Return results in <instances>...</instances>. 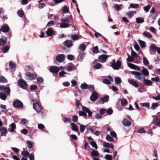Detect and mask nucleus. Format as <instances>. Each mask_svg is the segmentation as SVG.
<instances>
[{"label":"nucleus","mask_w":160,"mask_h":160,"mask_svg":"<svg viewBox=\"0 0 160 160\" xmlns=\"http://www.w3.org/2000/svg\"><path fill=\"white\" fill-rule=\"evenodd\" d=\"M143 35L145 37L149 39H150L152 38V35L151 34L147 31L144 32L143 33Z\"/></svg>","instance_id":"obj_23"},{"label":"nucleus","mask_w":160,"mask_h":160,"mask_svg":"<svg viewBox=\"0 0 160 160\" xmlns=\"http://www.w3.org/2000/svg\"><path fill=\"white\" fill-rule=\"evenodd\" d=\"M129 7L137 9L139 7V5L138 4L131 3L129 6Z\"/></svg>","instance_id":"obj_29"},{"label":"nucleus","mask_w":160,"mask_h":160,"mask_svg":"<svg viewBox=\"0 0 160 160\" xmlns=\"http://www.w3.org/2000/svg\"><path fill=\"white\" fill-rule=\"evenodd\" d=\"M88 85L86 83L82 84L80 85V88L82 89H85L88 88Z\"/></svg>","instance_id":"obj_48"},{"label":"nucleus","mask_w":160,"mask_h":160,"mask_svg":"<svg viewBox=\"0 0 160 160\" xmlns=\"http://www.w3.org/2000/svg\"><path fill=\"white\" fill-rule=\"evenodd\" d=\"M86 126L83 125H81L80 126V130L81 132L83 133L85 128Z\"/></svg>","instance_id":"obj_57"},{"label":"nucleus","mask_w":160,"mask_h":160,"mask_svg":"<svg viewBox=\"0 0 160 160\" xmlns=\"http://www.w3.org/2000/svg\"><path fill=\"white\" fill-rule=\"evenodd\" d=\"M135 77L138 80H139L140 81L142 82L143 79L145 78V77L142 76V74L139 72H138V73H137V74L135 76Z\"/></svg>","instance_id":"obj_21"},{"label":"nucleus","mask_w":160,"mask_h":160,"mask_svg":"<svg viewBox=\"0 0 160 160\" xmlns=\"http://www.w3.org/2000/svg\"><path fill=\"white\" fill-rule=\"evenodd\" d=\"M90 91L91 92H95L94 90V87L93 85H88V88Z\"/></svg>","instance_id":"obj_42"},{"label":"nucleus","mask_w":160,"mask_h":160,"mask_svg":"<svg viewBox=\"0 0 160 160\" xmlns=\"http://www.w3.org/2000/svg\"><path fill=\"white\" fill-rule=\"evenodd\" d=\"M71 38L73 40H76L78 39L79 37L76 34H73L71 36Z\"/></svg>","instance_id":"obj_49"},{"label":"nucleus","mask_w":160,"mask_h":160,"mask_svg":"<svg viewBox=\"0 0 160 160\" xmlns=\"http://www.w3.org/2000/svg\"><path fill=\"white\" fill-rule=\"evenodd\" d=\"M13 105L15 108H19L23 107V104L20 100L17 99L13 102Z\"/></svg>","instance_id":"obj_5"},{"label":"nucleus","mask_w":160,"mask_h":160,"mask_svg":"<svg viewBox=\"0 0 160 160\" xmlns=\"http://www.w3.org/2000/svg\"><path fill=\"white\" fill-rule=\"evenodd\" d=\"M79 114L80 116H84L85 118L87 117V114L83 111H79Z\"/></svg>","instance_id":"obj_54"},{"label":"nucleus","mask_w":160,"mask_h":160,"mask_svg":"<svg viewBox=\"0 0 160 160\" xmlns=\"http://www.w3.org/2000/svg\"><path fill=\"white\" fill-rule=\"evenodd\" d=\"M63 120L64 123H67V122L70 123L71 122V119L70 118L66 117L64 118Z\"/></svg>","instance_id":"obj_53"},{"label":"nucleus","mask_w":160,"mask_h":160,"mask_svg":"<svg viewBox=\"0 0 160 160\" xmlns=\"http://www.w3.org/2000/svg\"><path fill=\"white\" fill-rule=\"evenodd\" d=\"M160 104L158 103H153L152 104L151 108L152 109H155Z\"/></svg>","instance_id":"obj_26"},{"label":"nucleus","mask_w":160,"mask_h":160,"mask_svg":"<svg viewBox=\"0 0 160 160\" xmlns=\"http://www.w3.org/2000/svg\"><path fill=\"white\" fill-rule=\"evenodd\" d=\"M0 98L2 100H5L7 98V95L3 92H0Z\"/></svg>","instance_id":"obj_34"},{"label":"nucleus","mask_w":160,"mask_h":160,"mask_svg":"<svg viewBox=\"0 0 160 160\" xmlns=\"http://www.w3.org/2000/svg\"><path fill=\"white\" fill-rule=\"evenodd\" d=\"M1 31L4 32H7L9 31V28L8 25L3 26L1 28Z\"/></svg>","instance_id":"obj_17"},{"label":"nucleus","mask_w":160,"mask_h":160,"mask_svg":"<svg viewBox=\"0 0 160 160\" xmlns=\"http://www.w3.org/2000/svg\"><path fill=\"white\" fill-rule=\"evenodd\" d=\"M25 75L28 77V79L31 80L35 79L37 77V75L36 73H32L30 72L26 73Z\"/></svg>","instance_id":"obj_4"},{"label":"nucleus","mask_w":160,"mask_h":160,"mask_svg":"<svg viewBox=\"0 0 160 160\" xmlns=\"http://www.w3.org/2000/svg\"><path fill=\"white\" fill-rule=\"evenodd\" d=\"M136 13V11H129L127 13L128 17L131 18L134 14Z\"/></svg>","instance_id":"obj_43"},{"label":"nucleus","mask_w":160,"mask_h":160,"mask_svg":"<svg viewBox=\"0 0 160 160\" xmlns=\"http://www.w3.org/2000/svg\"><path fill=\"white\" fill-rule=\"evenodd\" d=\"M115 81L116 84H120L121 82L120 78L118 77H116L115 78Z\"/></svg>","instance_id":"obj_37"},{"label":"nucleus","mask_w":160,"mask_h":160,"mask_svg":"<svg viewBox=\"0 0 160 160\" xmlns=\"http://www.w3.org/2000/svg\"><path fill=\"white\" fill-rule=\"evenodd\" d=\"M84 56L85 53L84 52L80 53L77 58V60L78 61H80L81 60L83 59V57H84Z\"/></svg>","instance_id":"obj_25"},{"label":"nucleus","mask_w":160,"mask_h":160,"mask_svg":"<svg viewBox=\"0 0 160 160\" xmlns=\"http://www.w3.org/2000/svg\"><path fill=\"white\" fill-rule=\"evenodd\" d=\"M63 45L66 47L70 48L72 45V42L70 40H66L64 42Z\"/></svg>","instance_id":"obj_12"},{"label":"nucleus","mask_w":160,"mask_h":160,"mask_svg":"<svg viewBox=\"0 0 160 160\" xmlns=\"http://www.w3.org/2000/svg\"><path fill=\"white\" fill-rule=\"evenodd\" d=\"M92 156L94 157H98L99 155V153L98 151H93L91 153Z\"/></svg>","instance_id":"obj_44"},{"label":"nucleus","mask_w":160,"mask_h":160,"mask_svg":"<svg viewBox=\"0 0 160 160\" xmlns=\"http://www.w3.org/2000/svg\"><path fill=\"white\" fill-rule=\"evenodd\" d=\"M121 62L118 60L116 62L115 60H114L112 62L110 63L112 67L115 70L119 69L121 67Z\"/></svg>","instance_id":"obj_1"},{"label":"nucleus","mask_w":160,"mask_h":160,"mask_svg":"<svg viewBox=\"0 0 160 160\" xmlns=\"http://www.w3.org/2000/svg\"><path fill=\"white\" fill-rule=\"evenodd\" d=\"M10 128H8V131L10 132H13L16 128V125L13 122L10 125Z\"/></svg>","instance_id":"obj_14"},{"label":"nucleus","mask_w":160,"mask_h":160,"mask_svg":"<svg viewBox=\"0 0 160 160\" xmlns=\"http://www.w3.org/2000/svg\"><path fill=\"white\" fill-rule=\"evenodd\" d=\"M98 94L95 92H93L90 97V100L92 102H95L98 98Z\"/></svg>","instance_id":"obj_7"},{"label":"nucleus","mask_w":160,"mask_h":160,"mask_svg":"<svg viewBox=\"0 0 160 160\" xmlns=\"http://www.w3.org/2000/svg\"><path fill=\"white\" fill-rule=\"evenodd\" d=\"M90 144L92 147L96 149L98 148V146L95 142L91 141L90 142Z\"/></svg>","instance_id":"obj_55"},{"label":"nucleus","mask_w":160,"mask_h":160,"mask_svg":"<svg viewBox=\"0 0 160 160\" xmlns=\"http://www.w3.org/2000/svg\"><path fill=\"white\" fill-rule=\"evenodd\" d=\"M138 42L142 48H144L146 47V43L145 42L141 40H139Z\"/></svg>","instance_id":"obj_41"},{"label":"nucleus","mask_w":160,"mask_h":160,"mask_svg":"<svg viewBox=\"0 0 160 160\" xmlns=\"http://www.w3.org/2000/svg\"><path fill=\"white\" fill-rule=\"evenodd\" d=\"M108 58V55L104 54L101 55L99 57V61L101 62H104Z\"/></svg>","instance_id":"obj_9"},{"label":"nucleus","mask_w":160,"mask_h":160,"mask_svg":"<svg viewBox=\"0 0 160 160\" xmlns=\"http://www.w3.org/2000/svg\"><path fill=\"white\" fill-rule=\"evenodd\" d=\"M37 88V86L36 85H32L30 86V89L31 91H33L36 90Z\"/></svg>","instance_id":"obj_62"},{"label":"nucleus","mask_w":160,"mask_h":160,"mask_svg":"<svg viewBox=\"0 0 160 160\" xmlns=\"http://www.w3.org/2000/svg\"><path fill=\"white\" fill-rule=\"evenodd\" d=\"M2 90L8 95L10 94V89L9 87H6L4 85L2 86Z\"/></svg>","instance_id":"obj_16"},{"label":"nucleus","mask_w":160,"mask_h":160,"mask_svg":"<svg viewBox=\"0 0 160 160\" xmlns=\"http://www.w3.org/2000/svg\"><path fill=\"white\" fill-rule=\"evenodd\" d=\"M131 54L132 56L134 58H138V57L137 54L133 50L132 51Z\"/></svg>","instance_id":"obj_59"},{"label":"nucleus","mask_w":160,"mask_h":160,"mask_svg":"<svg viewBox=\"0 0 160 160\" xmlns=\"http://www.w3.org/2000/svg\"><path fill=\"white\" fill-rule=\"evenodd\" d=\"M9 48L7 46H5L2 49V51L4 53L7 52L9 50Z\"/></svg>","instance_id":"obj_40"},{"label":"nucleus","mask_w":160,"mask_h":160,"mask_svg":"<svg viewBox=\"0 0 160 160\" xmlns=\"http://www.w3.org/2000/svg\"><path fill=\"white\" fill-rule=\"evenodd\" d=\"M17 13L19 17L22 18L24 16V12L22 10H20L18 11Z\"/></svg>","instance_id":"obj_30"},{"label":"nucleus","mask_w":160,"mask_h":160,"mask_svg":"<svg viewBox=\"0 0 160 160\" xmlns=\"http://www.w3.org/2000/svg\"><path fill=\"white\" fill-rule=\"evenodd\" d=\"M101 65L100 63H98L95 64L94 66V68L95 69H99L101 68Z\"/></svg>","instance_id":"obj_60"},{"label":"nucleus","mask_w":160,"mask_h":160,"mask_svg":"<svg viewBox=\"0 0 160 160\" xmlns=\"http://www.w3.org/2000/svg\"><path fill=\"white\" fill-rule=\"evenodd\" d=\"M150 49L153 50H157L158 53L160 55V48L156 46L155 44H152L150 46Z\"/></svg>","instance_id":"obj_11"},{"label":"nucleus","mask_w":160,"mask_h":160,"mask_svg":"<svg viewBox=\"0 0 160 160\" xmlns=\"http://www.w3.org/2000/svg\"><path fill=\"white\" fill-rule=\"evenodd\" d=\"M76 68L75 67V65L71 64V65H70L67 67L66 70L67 71L70 72L75 69Z\"/></svg>","instance_id":"obj_20"},{"label":"nucleus","mask_w":160,"mask_h":160,"mask_svg":"<svg viewBox=\"0 0 160 160\" xmlns=\"http://www.w3.org/2000/svg\"><path fill=\"white\" fill-rule=\"evenodd\" d=\"M18 83L22 88L25 89L27 88L28 84L24 80L19 79L18 80Z\"/></svg>","instance_id":"obj_3"},{"label":"nucleus","mask_w":160,"mask_h":160,"mask_svg":"<svg viewBox=\"0 0 160 160\" xmlns=\"http://www.w3.org/2000/svg\"><path fill=\"white\" fill-rule=\"evenodd\" d=\"M50 72L52 73H57L59 70L58 67L56 66H52L50 67L49 69Z\"/></svg>","instance_id":"obj_8"},{"label":"nucleus","mask_w":160,"mask_h":160,"mask_svg":"<svg viewBox=\"0 0 160 160\" xmlns=\"http://www.w3.org/2000/svg\"><path fill=\"white\" fill-rule=\"evenodd\" d=\"M0 132L2 136H6V134L8 132V130L6 128L3 127L0 128Z\"/></svg>","instance_id":"obj_15"},{"label":"nucleus","mask_w":160,"mask_h":160,"mask_svg":"<svg viewBox=\"0 0 160 160\" xmlns=\"http://www.w3.org/2000/svg\"><path fill=\"white\" fill-rule=\"evenodd\" d=\"M141 71V73L145 76H147L149 75V72L146 69H143Z\"/></svg>","instance_id":"obj_32"},{"label":"nucleus","mask_w":160,"mask_h":160,"mask_svg":"<svg viewBox=\"0 0 160 160\" xmlns=\"http://www.w3.org/2000/svg\"><path fill=\"white\" fill-rule=\"evenodd\" d=\"M143 63L144 65L147 66L149 64V62L148 60L145 57H143Z\"/></svg>","instance_id":"obj_50"},{"label":"nucleus","mask_w":160,"mask_h":160,"mask_svg":"<svg viewBox=\"0 0 160 160\" xmlns=\"http://www.w3.org/2000/svg\"><path fill=\"white\" fill-rule=\"evenodd\" d=\"M92 51L94 53H97L99 52V51L98 47L97 46H95L92 48Z\"/></svg>","instance_id":"obj_33"},{"label":"nucleus","mask_w":160,"mask_h":160,"mask_svg":"<svg viewBox=\"0 0 160 160\" xmlns=\"http://www.w3.org/2000/svg\"><path fill=\"white\" fill-rule=\"evenodd\" d=\"M69 21V19L68 18L66 17L62 18V19L61 22H68Z\"/></svg>","instance_id":"obj_58"},{"label":"nucleus","mask_w":160,"mask_h":160,"mask_svg":"<svg viewBox=\"0 0 160 160\" xmlns=\"http://www.w3.org/2000/svg\"><path fill=\"white\" fill-rule=\"evenodd\" d=\"M72 129L73 131L76 132H78V126L75 123L72 122L70 124Z\"/></svg>","instance_id":"obj_13"},{"label":"nucleus","mask_w":160,"mask_h":160,"mask_svg":"<svg viewBox=\"0 0 160 160\" xmlns=\"http://www.w3.org/2000/svg\"><path fill=\"white\" fill-rule=\"evenodd\" d=\"M28 144V147L29 149H31L33 148V143L30 141H28L27 142Z\"/></svg>","instance_id":"obj_27"},{"label":"nucleus","mask_w":160,"mask_h":160,"mask_svg":"<svg viewBox=\"0 0 160 160\" xmlns=\"http://www.w3.org/2000/svg\"><path fill=\"white\" fill-rule=\"evenodd\" d=\"M128 58L127 59V60L128 62H132L134 59V58L133 57L131 56L130 55H128Z\"/></svg>","instance_id":"obj_56"},{"label":"nucleus","mask_w":160,"mask_h":160,"mask_svg":"<svg viewBox=\"0 0 160 160\" xmlns=\"http://www.w3.org/2000/svg\"><path fill=\"white\" fill-rule=\"evenodd\" d=\"M6 41L4 40L3 39H0V46H4L5 43H6Z\"/></svg>","instance_id":"obj_64"},{"label":"nucleus","mask_w":160,"mask_h":160,"mask_svg":"<svg viewBox=\"0 0 160 160\" xmlns=\"http://www.w3.org/2000/svg\"><path fill=\"white\" fill-rule=\"evenodd\" d=\"M106 139L107 141L110 142H113L114 141L113 138L108 135L106 136Z\"/></svg>","instance_id":"obj_47"},{"label":"nucleus","mask_w":160,"mask_h":160,"mask_svg":"<svg viewBox=\"0 0 160 160\" xmlns=\"http://www.w3.org/2000/svg\"><path fill=\"white\" fill-rule=\"evenodd\" d=\"M21 154L23 157H28L29 155V153L27 151H23L22 152Z\"/></svg>","instance_id":"obj_31"},{"label":"nucleus","mask_w":160,"mask_h":160,"mask_svg":"<svg viewBox=\"0 0 160 160\" xmlns=\"http://www.w3.org/2000/svg\"><path fill=\"white\" fill-rule=\"evenodd\" d=\"M128 82L130 84H131L136 88H138L139 86L138 83L135 81L129 79L128 80Z\"/></svg>","instance_id":"obj_19"},{"label":"nucleus","mask_w":160,"mask_h":160,"mask_svg":"<svg viewBox=\"0 0 160 160\" xmlns=\"http://www.w3.org/2000/svg\"><path fill=\"white\" fill-rule=\"evenodd\" d=\"M109 99V96L108 95H105L102 97L101 100L103 102H108Z\"/></svg>","instance_id":"obj_24"},{"label":"nucleus","mask_w":160,"mask_h":160,"mask_svg":"<svg viewBox=\"0 0 160 160\" xmlns=\"http://www.w3.org/2000/svg\"><path fill=\"white\" fill-rule=\"evenodd\" d=\"M79 48L82 51H84L86 49V46L85 44L82 43L80 44Z\"/></svg>","instance_id":"obj_46"},{"label":"nucleus","mask_w":160,"mask_h":160,"mask_svg":"<svg viewBox=\"0 0 160 160\" xmlns=\"http://www.w3.org/2000/svg\"><path fill=\"white\" fill-rule=\"evenodd\" d=\"M33 108L38 112H40L42 109L41 104L38 102L33 103Z\"/></svg>","instance_id":"obj_2"},{"label":"nucleus","mask_w":160,"mask_h":160,"mask_svg":"<svg viewBox=\"0 0 160 160\" xmlns=\"http://www.w3.org/2000/svg\"><path fill=\"white\" fill-rule=\"evenodd\" d=\"M159 116V117L157 116L155 117L153 123L157 127H160V115Z\"/></svg>","instance_id":"obj_6"},{"label":"nucleus","mask_w":160,"mask_h":160,"mask_svg":"<svg viewBox=\"0 0 160 160\" xmlns=\"http://www.w3.org/2000/svg\"><path fill=\"white\" fill-rule=\"evenodd\" d=\"M136 22L138 23H140L144 22V19L143 18H136Z\"/></svg>","instance_id":"obj_36"},{"label":"nucleus","mask_w":160,"mask_h":160,"mask_svg":"<svg viewBox=\"0 0 160 160\" xmlns=\"http://www.w3.org/2000/svg\"><path fill=\"white\" fill-rule=\"evenodd\" d=\"M37 81L38 83H42L43 82L44 80L42 78L39 77L37 78Z\"/></svg>","instance_id":"obj_51"},{"label":"nucleus","mask_w":160,"mask_h":160,"mask_svg":"<svg viewBox=\"0 0 160 160\" xmlns=\"http://www.w3.org/2000/svg\"><path fill=\"white\" fill-rule=\"evenodd\" d=\"M128 66L132 69H135L138 67V66L131 63H128Z\"/></svg>","instance_id":"obj_35"},{"label":"nucleus","mask_w":160,"mask_h":160,"mask_svg":"<svg viewBox=\"0 0 160 160\" xmlns=\"http://www.w3.org/2000/svg\"><path fill=\"white\" fill-rule=\"evenodd\" d=\"M143 79V83L145 85L149 86L152 84V82L151 80L145 78Z\"/></svg>","instance_id":"obj_22"},{"label":"nucleus","mask_w":160,"mask_h":160,"mask_svg":"<svg viewBox=\"0 0 160 160\" xmlns=\"http://www.w3.org/2000/svg\"><path fill=\"white\" fill-rule=\"evenodd\" d=\"M7 82V79L3 76L0 77V82L1 83H6Z\"/></svg>","instance_id":"obj_45"},{"label":"nucleus","mask_w":160,"mask_h":160,"mask_svg":"<svg viewBox=\"0 0 160 160\" xmlns=\"http://www.w3.org/2000/svg\"><path fill=\"white\" fill-rule=\"evenodd\" d=\"M65 59L64 55L63 54H60L58 55L56 57V60L59 62H61Z\"/></svg>","instance_id":"obj_10"},{"label":"nucleus","mask_w":160,"mask_h":160,"mask_svg":"<svg viewBox=\"0 0 160 160\" xmlns=\"http://www.w3.org/2000/svg\"><path fill=\"white\" fill-rule=\"evenodd\" d=\"M46 34L48 36H51L53 33V30L50 28H49L46 32Z\"/></svg>","instance_id":"obj_28"},{"label":"nucleus","mask_w":160,"mask_h":160,"mask_svg":"<svg viewBox=\"0 0 160 160\" xmlns=\"http://www.w3.org/2000/svg\"><path fill=\"white\" fill-rule=\"evenodd\" d=\"M9 66L11 68L14 69L16 67V64L12 62H10L9 64Z\"/></svg>","instance_id":"obj_63"},{"label":"nucleus","mask_w":160,"mask_h":160,"mask_svg":"<svg viewBox=\"0 0 160 160\" xmlns=\"http://www.w3.org/2000/svg\"><path fill=\"white\" fill-rule=\"evenodd\" d=\"M105 158L107 160H112V157L110 155L107 154L105 157Z\"/></svg>","instance_id":"obj_61"},{"label":"nucleus","mask_w":160,"mask_h":160,"mask_svg":"<svg viewBox=\"0 0 160 160\" xmlns=\"http://www.w3.org/2000/svg\"><path fill=\"white\" fill-rule=\"evenodd\" d=\"M68 9H69V8L68 7H67L66 6H65L62 8V11L64 13H68V11H69Z\"/></svg>","instance_id":"obj_38"},{"label":"nucleus","mask_w":160,"mask_h":160,"mask_svg":"<svg viewBox=\"0 0 160 160\" xmlns=\"http://www.w3.org/2000/svg\"><path fill=\"white\" fill-rule=\"evenodd\" d=\"M122 123L124 126L127 127L130 126L132 124L131 122L126 119H124L123 120Z\"/></svg>","instance_id":"obj_18"},{"label":"nucleus","mask_w":160,"mask_h":160,"mask_svg":"<svg viewBox=\"0 0 160 160\" xmlns=\"http://www.w3.org/2000/svg\"><path fill=\"white\" fill-rule=\"evenodd\" d=\"M113 111L112 109L109 108L106 110V112L107 115H111L113 113Z\"/></svg>","instance_id":"obj_52"},{"label":"nucleus","mask_w":160,"mask_h":160,"mask_svg":"<svg viewBox=\"0 0 160 160\" xmlns=\"http://www.w3.org/2000/svg\"><path fill=\"white\" fill-rule=\"evenodd\" d=\"M61 28H67L70 27V24L65 23H61L60 25Z\"/></svg>","instance_id":"obj_39"}]
</instances>
